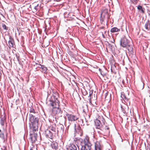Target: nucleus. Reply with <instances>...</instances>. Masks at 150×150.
I'll list each match as a JSON object with an SVG mask.
<instances>
[{"mask_svg": "<svg viewBox=\"0 0 150 150\" xmlns=\"http://www.w3.org/2000/svg\"><path fill=\"white\" fill-rule=\"evenodd\" d=\"M81 146L78 147L79 149L81 147V150H91L92 144L89 140V137L86 136L83 139H80Z\"/></svg>", "mask_w": 150, "mask_h": 150, "instance_id": "1", "label": "nucleus"}, {"mask_svg": "<svg viewBox=\"0 0 150 150\" xmlns=\"http://www.w3.org/2000/svg\"><path fill=\"white\" fill-rule=\"evenodd\" d=\"M59 96L57 93H54L51 96V98H47V103L53 108H58L59 106V102L58 100Z\"/></svg>", "mask_w": 150, "mask_h": 150, "instance_id": "2", "label": "nucleus"}, {"mask_svg": "<svg viewBox=\"0 0 150 150\" xmlns=\"http://www.w3.org/2000/svg\"><path fill=\"white\" fill-rule=\"evenodd\" d=\"M29 120L30 126L31 128V129L33 131H35L38 129V119L37 117L33 114H30Z\"/></svg>", "mask_w": 150, "mask_h": 150, "instance_id": "3", "label": "nucleus"}, {"mask_svg": "<svg viewBox=\"0 0 150 150\" xmlns=\"http://www.w3.org/2000/svg\"><path fill=\"white\" fill-rule=\"evenodd\" d=\"M110 16L108 13V10L107 9L105 8L102 11L101 14L100 22L101 24H103L104 22L107 25L108 20ZM104 25L105 24H104Z\"/></svg>", "mask_w": 150, "mask_h": 150, "instance_id": "4", "label": "nucleus"}, {"mask_svg": "<svg viewBox=\"0 0 150 150\" xmlns=\"http://www.w3.org/2000/svg\"><path fill=\"white\" fill-rule=\"evenodd\" d=\"M66 116L67 117L68 120L69 121H75L78 120V121L81 122L83 123V120L81 119H79L78 116L76 115H75L72 114H69L67 113L66 114Z\"/></svg>", "mask_w": 150, "mask_h": 150, "instance_id": "5", "label": "nucleus"}, {"mask_svg": "<svg viewBox=\"0 0 150 150\" xmlns=\"http://www.w3.org/2000/svg\"><path fill=\"white\" fill-rule=\"evenodd\" d=\"M62 111L59 107L53 108L52 110V115H56L57 117L62 116Z\"/></svg>", "mask_w": 150, "mask_h": 150, "instance_id": "6", "label": "nucleus"}, {"mask_svg": "<svg viewBox=\"0 0 150 150\" xmlns=\"http://www.w3.org/2000/svg\"><path fill=\"white\" fill-rule=\"evenodd\" d=\"M44 134L47 138L52 139L53 138L54 133L52 132L49 129H47L45 130Z\"/></svg>", "mask_w": 150, "mask_h": 150, "instance_id": "7", "label": "nucleus"}, {"mask_svg": "<svg viewBox=\"0 0 150 150\" xmlns=\"http://www.w3.org/2000/svg\"><path fill=\"white\" fill-rule=\"evenodd\" d=\"M32 130L33 133L30 134L29 140L32 143H33L35 142L37 140V133H35L36 130L34 131Z\"/></svg>", "mask_w": 150, "mask_h": 150, "instance_id": "8", "label": "nucleus"}, {"mask_svg": "<svg viewBox=\"0 0 150 150\" xmlns=\"http://www.w3.org/2000/svg\"><path fill=\"white\" fill-rule=\"evenodd\" d=\"M129 40L125 37L121 38L120 40V45L123 47H127L129 44Z\"/></svg>", "mask_w": 150, "mask_h": 150, "instance_id": "9", "label": "nucleus"}, {"mask_svg": "<svg viewBox=\"0 0 150 150\" xmlns=\"http://www.w3.org/2000/svg\"><path fill=\"white\" fill-rule=\"evenodd\" d=\"M95 125L96 128L100 129L101 130H103L104 128L101 122V121H100V120L98 119H96L94 121Z\"/></svg>", "mask_w": 150, "mask_h": 150, "instance_id": "10", "label": "nucleus"}, {"mask_svg": "<svg viewBox=\"0 0 150 150\" xmlns=\"http://www.w3.org/2000/svg\"><path fill=\"white\" fill-rule=\"evenodd\" d=\"M57 129L58 132L62 133L64 131V127L63 125L60 124L57 125Z\"/></svg>", "mask_w": 150, "mask_h": 150, "instance_id": "11", "label": "nucleus"}, {"mask_svg": "<svg viewBox=\"0 0 150 150\" xmlns=\"http://www.w3.org/2000/svg\"><path fill=\"white\" fill-rule=\"evenodd\" d=\"M95 150H102V146L98 142L95 143Z\"/></svg>", "mask_w": 150, "mask_h": 150, "instance_id": "12", "label": "nucleus"}, {"mask_svg": "<svg viewBox=\"0 0 150 150\" xmlns=\"http://www.w3.org/2000/svg\"><path fill=\"white\" fill-rule=\"evenodd\" d=\"M9 40L8 42L10 46L13 47L14 45V42L13 38L11 36H9Z\"/></svg>", "mask_w": 150, "mask_h": 150, "instance_id": "13", "label": "nucleus"}, {"mask_svg": "<svg viewBox=\"0 0 150 150\" xmlns=\"http://www.w3.org/2000/svg\"><path fill=\"white\" fill-rule=\"evenodd\" d=\"M67 149V150H76L77 148L75 145L72 144H70Z\"/></svg>", "mask_w": 150, "mask_h": 150, "instance_id": "14", "label": "nucleus"}, {"mask_svg": "<svg viewBox=\"0 0 150 150\" xmlns=\"http://www.w3.org/2000/svg\"><path fill=\"white\" fill-rule=\"evenodd\" d=\"M121 97L123 99L125 103H126L127 102H128V99L126 98L125 94L123 92L121 93Z\"/></svg>", "mask_w": 150, "mask_h": 150, "instance_id": "15", "label": "nucleus"}, {"mask_svg": "<svg viewBox=\"0 0 150 150\" xmlns=\"http://www.w3.org/2000/svg\"><path fill=\"white\" fill-rule=\"evenodd\" d=\"M145 28L147 30H149L150 29V23L149 20H148L145 25Z\"/></svg>", "mask_w": 150, "mask_h": 150, "instance_id": "16", "label": "nucleus"}, {"mask_svg": "<svg viewBox=\"0 0 150 150\" xmlns=\"http://www.w3.org/2000/svg\"><path fill=\"white\" fill-rule=\"evenodd\" d=\"M50 129L52 131L54 134L56 132V125L54 124L51 126L50 127Z\"/></svg>", "mask_w": 150, "mask_h": 150, "instance_id": "17", "label": "nucleus"}, {"mask_svg": "<svg viewBox=\"0 0 150 150\" xmlns=\"http://www.w3.org/2000/svg\"><path fill=\"white\" fill-rule=\"evenodd\" d=\"M137 9L139 10L140 11V12L142 13H145V8H142V6L139 5L137 7Z\"/></svg>", "mask_w": 150, "mask_h": 150, "instance_id": "18", "label": "nucleus"}, {"mask_svg": "<svg viewBox=\"0 0 150 150\" xmlns=\"http://www.w3.org/2000/svg\"><path fill=\"white\" fill-rule=\"evenodd\" d=\"M6 121V118L4 116L3 117L1 118L0 120V123L2 126H4V123Z\"/></svg>", "mask_w": 150, "mask_h": 150, "instance_id": "19", "label": "nucleus"}, {"mask_svg": "<svg viewBox=\"0 0 150 150\" xmlns=\"http://www.w3.org/2000/svg\"><path fill=\"white\" fill-rule=\"evenodd\" d=\"M52 148L56 150L58 149V144L57 143H53L51 144Z\"/></svg>", "mask_w": 150, "mask_h": 150, "instance_id": "20", "label": "nucleus"}, {"mask_svg": "<svg viewBox=\"0 0 150 150\" xmlns=\"http://www.w3.org/2000/svg\"><path fill=\"white\" fill-rule=\"evenodd\" d=\"M120 31V29L116 27H114L112 28L110 30V32L112 33L119 32Z\"/></svg>", "mask_w": 150, "mask_h": 150, "instance_id": "21", "label": "nucleus"}, {"mask_svg": "<svg viewBox=\"0 0 150 150\" xmlns=\"http://www.w3.org/2000/svg\"><path fill=\"white\" fill-rule=\"evenodd\" d=\"M83 112L85 114H86L88 112V108L87 106H84L83 107Z\"/></svg>", "mask_w": 150, "mask_h": 150, "instance_id": "22", "label": "nucleus"}, {"mask_svg": "<svg viewBox=\"0 0 150 150\" xmlns=\"http://www.w3.org/2000/svg\"><path fill=\"white\" fill-rule=\"evenodd\" d=\"M41 69V71L42 72L45 73L46 72L47 70V68L45 67V66L42 65L41 68H40Z\"/></svg>", "mask_w": 150, "mask_h": 150, "instance_id": "23", "label": "nucleus"}, {"mask_svg": "<svg viewBox=\"0 0 150 150\" xmlns=\"http://www.w3.org/2000/svg\"><path fill=\"white\" fill-rule=\"evenodd\" d=\"M0 138L3 139L4 140V142L5 143V138L4 134L3 133L1 132L0 133Z\"/></svg>", "mask_w": 150, "mask_h": 150, "instance_id": "24", "label": "nucleus"}, {"mask_svg": "<svg viewBox=\"0 0 150 150\" xmlns=\"http://www.w3.org/2000/svg\"><path fill=\"white\" fill-rule=\"evenodd\" d=\"M29 112L30 113H33V115L37 114V112L34 110L33 108H30L29 109Z\"/></svg>", "mask_w": 150, "mask_h": 150, "instance_id": "25", "label": "nucleus"}, {"mask_svg": "<svg viewBox=\"0 0 150 150\" xmlns=\"http://www.w3.org/2000/svg\"><path fill=\"white\" fill-rule=\"evenodd\" d=\"M126 47H127L128 50L130 52L132 51L133 50V48L132 45L128 44Z\"/></svg>", "mask_w": 150, "mask_h": 150, "instance_id": "26", "label": "nucleus"}, {"mask_svg": "<svg viewBox=\"0 0 150 150\" xmlns=\"http://www.w3.org/2000/svg\"><path fill=\"white\" fill-rule=\"evenodd\" d=\"M128 1L134 4H136L139 0H128Z\"/></svg>", "mask_w": 150, "mask_h": 150, "instance_id": "27", "label": "nucleus"}, {"mask_svg": "<svg viewBox=\"0 0 150 150\" xmlns=\"http://www.w3.org/2000/svg\"><path fill=\"white\" fill-rule=\"evenodd\" d=\"M96 119H98L100 120V121H102L103 123L104 122V121H105L104 119L102 117H101L100 116H98V118H97Z\"/></svg>", "mask_w": 150, "mask_h": 150, "instance_id": "28", "label": "nucleus"}, {"mask_svg": "<svg viewBox=\"0 0 150 150\" xmlns=\"http://www.w3.org/2000/svg\"><path fill=\"white\" fill-rule=\"evenodd\" d=\"M74 128L75 130H76V124H75L74 125ZM81 127H80V124H79L77 127V129H78V130H81Z\"/></svg>", "mask_w": 150, "mask_h": 150, "instance_id": "29", "label": "nucleus"}, {"mask_svg": "<svg viewBox=\"0 0 150 150\" xmlns=\"http://www.w3.org/2000/svg\"><path fill=\"white\" fill-rule=\"evenodd\" d=\"M30 150H37V146L32 145V146L30 147Z\"/></svg>", "mask_w": 150, "mask_h": 150, "instance_id": "30", "label": "nucleus"}, {"mask_svg": "<svg viewBox=\"0 0 150 150\" xmlns=\"http://www.w3.org/2000/svg\"><path fill=\"white\" fill-rule=\"evenodd\" d=\"M107 46L108 47L110 48V49L111 50H112V46L108 42H107Z\"/></svg>", "mask_w": 150, "mask_h": 150, "instance_id": "31", "label": "nucleus"}, {"mask_svg": "<svg viewBox=\"0 0 150 150\" xmlns=\"http://www.w3.org/2000/svg\"><path fill=\"white\" fill-rule=\"evenodd\" d=\"M2 27L4 29L6 30H8V27H7L5 24L2 23Z\"/></svg>", "mask_w": 150, "mask_h": 150, "instance_id": "32", "label": "nucleus"}, {"mask_svg": "<svg viewBox=\"0 0 150 150\" xmlns=\"http://www.w3.org/2000/svg\"><path fill=\"white\" fill-rule=\"evenodd\" d=\"M105 129L106 130V132L108 134L110 133V131L109 130V128L108 126H106L105 127Z\"/></svg>", "mask_w": 150, "mask_h": 150, "instance_id": "33", "label": "nucleus"}, {"mask_svg": "<svg viewBox=\"0 0 150 150\" xmlns=\"http://www.w3.org/2000/svg\"><path fill=\"white\" fill-rule=\"evenodd\" d=\"M82 93L83 95L85 96L87 94V92L85 89L82 90Z\"/></svg>", "mask_w": 150, "mask_h": 150, "instance_id": "34", "label": "nucleus"}, {"mask_svg": "<svg viewBox=\"0 0 150 150\" xmlns=\"http://www.w3.org/2000/svg\"><path fill=\"white\" fill-rule=\"evenodd\" d=\"M99 70L100 71L101 75H102L103 76H104L105 75V74L103 73L102 71L99 68Z\"/></svg>", "mask_w": 150, "mask_h": 150, "instance_id": "35", "label": "nucleus"}, {"mask_svg": "<svg viewBox=\"0 0 150 150\" xmlns=\"http://www.w3.org/2000/svg\"><path fill=\"white\" fill-rule=\"evenodd\" d=\"M36 65H37V67L38 68H41V67L42 66V65L41 64H37V63H36Z\"/></svg>", "mask_w": 150, "mask_h": 150, "instance_id": "36", "label": "nucleus"}, {"mask_svg": "<svg viewBox=\"0 0 150 150\" xmlns=\"http://www.w3.org/2000/svg\"><path fill=\"white\" fill-rule=\"evenodd\" d=\"M103 24H105L104 25V24H102V25H103L104 26H102V27H100V29H103L105 28V25L106 26H107V25H106V24L104 22Z\"/></svg>", "mask_w": 150, "mask_h": 150, "instance_id": "37", "label": "nucleus"}, {"mask_svg": "<svg viewBox=\"0 0 150 150\" xmlns=\"http://www.w3.org/2000/svg\"><path fill=\"white\" fill-rule=\"evenodd\" d=\"M110 38L112 39V40H110V42L112 43H114L115 42V40L112 37L111 38L110 37Z\"/></svg>", "mask_w": 150, "mask_h": 150, "instance_id": "38", "label": "nucleus"}, {"mask_svg": "<svg viewBox=\"0 0 150 150\" xmlns=\"http://www.w3.org/2000/svg\"><path fill=\"white\" fill-rule=\"evenodd\" d=\"M38 4L36 6H35L34 7V8L36 10H37L38 9Z\"/></svg>", "mask_w": 150, "mask_h": 150, "instance_id": "39", "label": "nucleus"}, {"mask_svg": "<svg viewBox=\"0 0 150 150\" xmlns=\"http://www.w3.org/2000/svg\"><path fill=\"white\" fill-rule=\"evenodd\" d=\"M121 108H122V110L123 112L124 113H125V112H126L124 110V108H123L122 106H121Z\"/></svg>", "mask_w": 150, "mask_h": 150, "instance_id": "40", "label": "nucleus"}, {"mask_svg": "<svg viewBox=\"0 0 150 150\" xmlns=\"http://www.w3.org/2000/svg\"><path fill=\"white\" fill-rule=\"evenodd\" d=\"M16 58L18 61H19V56L17 54H16Z\"/></svg>", "mask_w": 150, "mask_h": 150, "instance_id": "41", "label": "nucleus"}, {"mask_svg": "<svg viewBox=\"0 0 150 150\" xmlns=\"http://www.w3.org/2000/svg\"><path fill=\"white\" fill-rule=\"evenodd\" d=\"M108 94V93H106L105 94V98H106V97H107V95Z\"/></svg>", "mask_w": 150, "mask_h": 150, "instance_id": "42", "label": "nucleus"}, {"mask_svg": "<svg viewBox=\"0 0 150 150\" xmlns=\"http://www.w3.org/2000/svg\"><path fill=\"white\" fill-rule=\"evenodd\" d=\"M92 94V93H90V94H89V96H91Z\"/></svg>", "mask_w": 150, "mask_h": 150, "instance_id": "43", "label": "nucleus"}, {"mask_svg": "<svg viewBox=\"0 0 150 150\" xmlns=\"http://www.w3.org/2000/svg\"><path fill=\"white\" fill-rule=\"evenodd\" d=\"M4 147V148H5V149H4V150H7V149H6V147Z\"/></svg>", "mask_w": 150, "mask_h": 150, "instance_id": "44", "label": "nucleus"}, {"mask_svg": "<svg viewBox=\"0 0 150 150\" xmlns=\"http://www.w3.org/2000/svg\"><path fill=\"white\" fill-rule=\"evenodd\" d=\"M102 35H103V38H104V35L102 34Z\"/></svg>", "mask_w": 150, "mask_h": 150, "instance_id": "45", "label": "nucleus"}, {"mask_svg": "<svg viewBox=\"0 0 150 150\" xmlns=\"http://www.w3.org/2000/svg\"><path fill=\"white\" fill-rule=\"evenodd\" d=\"M1 132V130L0 129V132Z\"/></svg>", "mask_w": 150, "mask_h": 150, "instance_id": "46", "label": "nucleus"}]
</instances>
